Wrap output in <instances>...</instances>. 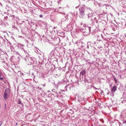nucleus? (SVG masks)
<instances>
[{
    "instance_id": "nucleus-1",
    "label": "nucleus",
    "mask_w": 126,
    "mask_h": 126,
    "mask_svg": "<svg viewBox=\"0 0 126 126\" xmlns=\"http://www.w3.org/2000/svg\"><path fill=\"white\" fill-rule=\"evenodd\" d=\"M23 50H22V51L24 52L25 54H27V55H25H25H21L22 56H23L24 57V60L26 61V63L28 65L33 64L34 63V59L33 58L28 57L27 56H28V55L29 54L26 51H25L24 50L23 48Z\"/></svg>"
},
{
    "instance_id": "nucleus-2",
    "label": "nucleus",
    "mask_w": 126,
    "mask_h": 126,
    "mask_svg": "<svg viewBox=\"0 0 126 126\" xmlns=\"http://www.w3.org/2000/svg\"><path fill=\"white\" fill-rule=\"evenodd\" d=\"M83 25V27L84 28H81L80 29L81 32H82L83 34L84 35H86L90 34L92 27H89L88 26L87 27L84 25Z\"/></svg>"
},
{
    "instance_id": "nucleus-3",
    "label": "nucleus",
    "mask_w": 126,
    "mask_h": 126,
    "mask_svg": "<svg viewBox=\"0 0 126 126\" xmlns=\"http://www.w3.org/2000/svg\"><path fill=\"white\" fill-rule=\"evenodd\" d=\"M89 9L86 7L84 6L80 7L79 8V16L80 18H84L85 17V12L87 9Z\"/></svg>"
},
{
    "instance_id": "nucleus-4",
    "label": "nucleus",
    "mask_w": 126,
    "mask_h": 126,
    "mask_svg": "<svg viewBox=\"0 0 126 126\" xmlns=\"http://www.w3.org/2000/svg\"><path fill=\"white\" fill-rule=\"evenodd\" d=\"M10 94V92L9 88H6L5 90L4 94L3 95V97L5 100H6Z\"/></svg>"
},
{
    "instance_id": "nucleus-5",
    "label": "nucleus",
    "mask_w": 126,
    "mask_h": 126,
    "mask_svg": "<svg viewBox=\"0 0 126 126\" xmlns=\"http://www.w3.org/2000/svg\"><path fill=\"white\" fill-rule=\"evenodd\" d=\"M88 10L89 13L87 14L88 18V19L90 18L91 19V17H92L94 13L90 8H89Z\"/></svg>"
},
{
    "instance_id": "nucleus-6",
    "label": "nucleus",
    "mask_w": 126,
    "mask_h": 126,
    "mask_svg": "<svg viewBox=\"0 0 126 126\" xmlns=\"http://www.w3.org/2000/svg\"><path fill=\"white\" fill-rule=\"evenodd\" d=\"M86 76H82L80 75V80L82 82L86 83L88 82V80L86 78Z\"/></svg>"
},
{
    "instance_id": "nucleus-7",
    "label": "nucleus",
    "mask_w": 126,
    "mask_h": 126,
    "mask_svg": "<svg viewBox=\"0 0 126 126\" xmlns=\"http://www.w3.org/2000/svg\"><path fill=\"white\" fill-rule=\"evenodd\" d=\"M21 32L23 33L26 35L28 34L29 32L28 29L27 27H25L22 29L21 30Z\"/></svg>"
},
{
    "instance_id": "nucleus-8",
    "label": "nucleus",
    "mask_w": 126,
    "mask_h": 126,
    "mask_svg": "<svg viewBox=\"0 0 126 126\" xmlns=\"http://www.w3.org/2000/svg\"><path fill=\"white\" fill-rule=\"evenodd\" d=\"M83 44L82 43L79 41L76 42L74 44V46H76L77 47L80 48V45Z\"/></svg>"
},
{
    "instance_id": "nucleus-9",
    "label": "nucleus",
    "mask_w": 126,
    "mask_h": 126,
    "mask_svg": "<svg viewBox=\"0 0 126 126\" xmlns=\"http://www.w3.org/2000/svg\"><path fill=\"white\" fill-rule=\"evenodd\" d=\"M8 19L10 21H13L15 19V16L13 15L10 16L8 15Z\"/></svg>"
},
{
    "instance_id": "nucleus-10",
    "label": "nucleus",
    "mask_w": 126,
    "mask_h": 126,
    "mask_svg": "<svg viewBox=\"0 0 126 126\" xmlns=\"http://www.w3.org/2000/svg\"><path fill=\"white\" fill-rule=\"evenodd\" d=\"M98 15L100 16L103 17V18H107V14L106 13H102V14H100Z\"/></svg>"
},
{
    "instance_id": "nucleus-11",
    "label": "nucleus",
    "mask_w": 126,
    "mask_h": 126,
    "mask_svg": "<svg viewBox=\"0 0 126 126\" xmlns=\"http://www.w3.org/2000/svg\"><path fill=\"white\" fill-rule=\"evenodd\" d=\"M86 70L84 69H83L80 72V75L81 76V75L82 76H83V75H84L86 73Z\"/></svg>"
},
{
    "instance_id": "nucleus-12",
    "label": "nucleus",
    "mask_w": 126,
    "mask_h": 126,
    "mask_svg": "<svg viewBox=\"0 0 126 126\" xmlns=\"http://www.w3.org/2000/svg\"><path fill=\"white\" fill-rule=\"evenodd\" d=\"M117 87L116 85H115L112 87V89L111 90V91L113 93H114L115 91L117 90Z\"/></svg>"
},
{
    "instance_id": "nucleus-13",
    "label": "nucleus",
    "mask_w": 126,
    "mask_h": 126,
    "mask_svg": "<svg viewBox=\"0 0 126 126\" xmlns=\"http://www.w3.org/2000/svg\"><path fill=\"white\" fill-rule=\"evenodd\" d=\"M117 26L115 24H113L111 26V27L112 29L114 31H115V29L117 28Z\"/></svg>"
},
{
    "instance_id": "nucleus-14",
    "label": "nucleus",
    "mask_w": 126,
    "mask_h": 126,
    "mask_svg": "<svg viewBox=\"0 0 126 126\" xmlns=\"http://www.w3.org/2000/svg\"><path fill=\"white\" fill-rule=\"evenodd\" d=\"M91 20L94 23L95 22L96 23H97L98 22V20L97 19L96 17H94V20L91 18Z\"/></svg>"
},
{
    "instance_id": "nucleus-15",
    "label": "nucleus",
    "mask_w": 126,
    "mask_h": 126,
    "mask_svg": "<svg viewBox=\"0 0 126 126\" xmlns=\"http://www.w3.org/2000/svg\"><path fill=\"white\" fill-rule=\"evenodd\" d=\"M103 7L104 9H107L109 8V6L107 4H104Z\"/></svg>"
},
{
    "instance_id": "nucleus-16",
    "label": "nucleus",
    "mask_w": 126,
    "mask_h": 126,
    "mask_svg": "<svg viewBox=\"0 0 126 126\" xmlns=\"http://www.w3.org/2000/svg\"><path fill=\"white\" fill-rule=\"evenodd\" d=\"M89 51V52L88 51V54H90V53H94V52L93 49H92L91 48H90V49Z\"/></svg>"
},
{
    "instance_id": "nucleus-17",
    "label": "nucleus",
    "mask_w": 126,
    "mask_h": 126,
    "mask_svg": "<svg viewBox=\"0 0 126 126\" xmlns=\"http://www.w3.org/2000/svg\"><path fill=\"white\" fill-rule=\"evenodd\" d=\"M54 51H52L50 54V55L52 56L55 55V54L54 53Z\"/></svg>"
},
{
    "instance_id": "nucleus-18",
    "label": "nucleus",
    "mask_w": 126,
    "mask_h": 126,
    "mask_svg": "<svg viewBox=\"0 0 126 126\" xmlns=\"http://www.w3.org/2000/svg\"><path fill=\"white\" fill-rule=\"evenodd\" d=\"M18 104H21L22 105H23L22 103H21V101L19 99L18 100Z\"/></svg>"
},
{
    "instance_id": "nucleus-19",
    "label": "nucleus",
    "mask_w": 126,
    "mask_h": 126,
    "mask_svg": "<svg viewBox=\"0 0 126 126\" xmlns=\"http://www.w3.org/2000/svg\"><path fill=\"white\" fill-rule=\"evenodd\" d=\"M122 123L124 125H126V120H124L123 119Z\"/></svg>"
},
{
    "instance_id": "nucleus-20",
    "label": "nucleus",
    "mask_w": 126,
    "mask_h": 126,
    "mask_svg": "<svg viewBox=\"0 0 126 126\" xmlns=\"http://www.w3.org/2000/svg\"><path fill=\"white\" fill-rule=\"evenodd\" d=\"M20 2L23 4H24L25 2V0H20Z\"/></svg>"
},
{
    "instance_id": "nucleus-21",
    "label": "nucleus",
    "mask_w": 126,
    "mask_h": 126,
    "mask_svg": "<svg viewBox=\"0 0 126 126\" xmlns=\"http://www.w3.org/2000/svg\"><path fill=\"white\" fill-rule=\"evenodd\" d=\"M35 76H34V78L33 79V81H34L36 83H37L38 82V81L37 80H35Z\"/></svg>"
},
{
    "instance_id": "nucleus-22",
    "label": "nucleus",
    "mask_w": 126,
    "mask_h": 126,
    "mask_svg": "<svg viewBox=\"0 0 126 126\" xmlns=\"http://www.w3.org/2000/svg\"><path fill=\"white\" fill-rule=\"evenodd\" d=\"M8 16H5L4 18V20L5 21H7L8 18Z\"/></svg>"
},
{
    "instance_id": "nucleus-23",
    "label": "nucleus",
    "mask_w": 126,
    "mask_h": 126,
    "mask_svg": "<svg viewBox=\"0 0 126 126\" xmlns=\"http://www.w3.org/2000/svg\"><path fill=\"white\" fill-rule=\"evenodd\" d=\"M18 73H20V74L21 76H24V74L23 73H22L21 71H20L18 72Z\"/></svg>"
},
{
    "instance_id": "nucleus-24",
    "label": "nucleus",
    "mask_w": 126,
    "mask_h": 126,
    "mask_svg": "<svg viewBox=\"0 0 126 126\" xmlns=\"http://www.w3.org/2000/svg\"><path fill=\"white\" fill-rule=\"evenodd\" d=\"M52 91V92L55 93H57L56 91H55V90L53 89Z\"/></svg>"
},
{
    "instance_id": "nucleus-25",
    "label": "nucleus",
    "mask_w": 126,
    "mask_h": 126,
    "mask_svg": "<svg viewBox=\"0 0 126 126\" xmlns=\"http://www.w3.org/2000/svg\"><path fill=\"white\" fill-rule=\"evenodd\" d=\"M48 4H49V3L48 2L47 3H46L45 4V7H46L47 8V7H46L48 5Z\"/></svg>"
},
{
    "instance_id": "nucleus-26",
    "label": "nucleus",
    "mask_w": 126,
    "mask_h": 126,
    "mask_svg": "<svg viewBox=\"0 0 126 126\" xmlns=\"http://www.w3.org/2000/svg\"><path fill=\"white\" fill-rule=\"evenodd\" d=\"M66 67V66H64V67H63L62 69V70L63 71H65V67Z\"/></svg>"
},
{
    "instance_id": "nucleus-27",
    "label": "nucleus",
    "mask_w": 126,
    "mask_h": 126,
    "mask_svg": "<svg viewBox=\"0 0 126 126\" xmlns=\"http://www.w3.org/2000/svg\"><path fill=\"white\" fill-rule=\"evenodd\" d=\"M114 81H115V82L116 83V77H114Z\"/></svg>"
},
{
    "instance_id": "nucleus-28",
    "label": "nucleus",
    "mask_w": 126,
    "mask_h": 126,
    "mask_svg": "<svg viewBox=\"0 0 126 126\" xmlns=\"http://www.w3.org/2000/svg\"><path fill=\"white\" fill-rule=\"evenodd\" d=\"M83 47H84V46L82 44V45H80V48H83Z\"/></svg>"
},
{
    "instance_id": "nucleus-29",
    "label": "nucleus",
    "mask_w": 126,
    "mask_h": 126,
    "mask_svg": "<svg viewBox=\"0 0 126 126\" xmlns=\"http://www.w3.org/2000/svg\"><path fill=\"white\" fill-rule=\"evenodd\" d=\"M43 16V15L42 14H40L39 15V17L40 18H42Z\"/></svg>"
},
{
    "instance_id": "nucleus-30",
    "label": "nucleus",
    "mask_w": 126,
    "mask_h": 126,
    "mask_svg": "<svg viewBox=\"0 0 126 126\" xmlns=\"http://www.w3.org/2000/svg\"><path fill=\"white\" fill-rule=\"evenodd\" d=\"M61 95H57V98H60V97H61Z\"/></svg>"
},
{
    "instance_id": "nucleus-31",
    "label": "nucleus",
    "mask_w": 126,
    "mask_h": 126,
    "mask_svg": "<svg viewBox=\"0 0 126 126\" xmlns=\"http://www.w3.org/2000/svg\"><path fill=\"white\" fill-rule=\"evenodd\" d=\"M93 88L95 89L96 90L97 89H98V90L99 89H97V88H96L94 86H93Z\"/></svg>"
},
{
    "instance_id": "nucleus-32",
    "label": "nucleus",
    "mask_w": 126,
    "mask_h": 126,
    "mask_svg": "<svg viewBox=\"0 0 126 126\" xmlns=\"http://www.w3.org/2000/svg\"><path fill=\"white\" fill-rule=\"evenodd\" d=\"M7 108V106H6V104H5V106H4V109H6Z\"/></svg>"
},
{
    "instance_id": "nucleus-33",
    "label": "nucleus",
    "mask_w": 126,
    "mask_h": 126,
    "mask_svg": "<svg viewBox=\"0 0 126 126\" xmlns=\"http://www.w3.org/2000/svg\"><path fill=\"white\" fill-rule=\"evenodd\" d=\"M69 86V85H66V86L65 87V89H66V91H67V87L68 86Z\"/></svg>"
},
{
    "instance_id": "nucleus-34",
    "label": "nucleus",
    "mask_w": 126,
    "mask_h": 126,
    "mask_svg": "<svg viewBox=\"0 0 126 126\" xmlns=\"http://www.w3.org/2000/svg\"><path fill=\"white\" fill-rule=\"evenodd\" d=\"M66 16H65L64 17V20L63 21H65L66 20Z\"/></svg>"
},
{
    "instance_id": "nucleus-35",
    "label": "nucleus",
    "mask_w": 126,
    "mask_h": 126,
    "mask_svg": "<svg viewBox=\"0 0 126 126\" xmlns=\"http://www.w3.org/2000/svg\"><path fill=\"white\" fill-rule=\"evenodd\" d=\"M0 80H3V78H1V77H0Z\"/></svg>"
},
{
    "instance_id": "nucleus-36",
    "label": "nucleus",
    "mask_w": 126,
    "mask_h": 126,
    "mask_svg": "<svg viewBox=\"0 0 126 126\" xmlns=\"http://www.w3.org/2000/svg\"><path fill=\"white\" fill-rule=\"evenodd\" d=\"M103 93V92L102 90H101V94H102Z\"/></svg>"
},
{
    "instance_id": "nucleus-37",
    "label": "nucleus",
    "mask_w": 126,
    "mask_h": 126,
    "mask_svg": "<svg viewBox=\"0 0 126 126\" xmlns=\"http://www.w3.org/2000/svg\"><path fill=\"white\" fill-rule=\"evenodd\" d=\"M37 88L39 89L40 90H41L42 89V88H39V87H38Z\"/></svg>"
},
{
    "instance_id": "nucleus-38",
    "label": "nucleus",
    "mask_w": 126,
    "mask_h": 126,
    "mask_svg": "<svg viewBox=\"0 0 126 126\" xmlns=\"http://www.w3.org/2000/svg\"><path fill=\"white\" fill-rule=\"evenodd\" d=\"M119 124L120 126V124H121V125H122V124L121 123V122H120L119 123Z\"/></svg>"
},
{
    "instance_id": "nucleus-39",
    "label": "nucleus",
    "mask_w": 126,
    "mask_h": 126,
    "mask_svg": "<svg viewBox=\"0 0 126 126\" xmlns=\"http://www.w3.org/2000/svg\"><path fill=\"white\" fill-rule=\"evenodd\" d=\"M111 38H111V37L108 38V39H109L110 40L111 39Z\"/></svg>"
},
{
    "instance_id": "nucleus-40",
    "label": "nucleus",
    "mask_w": 126,
    "mask_h": 126,
    "mask_svg": "<svg viewBox=\"0 0 126 126\" xmlns=\"http://www.w3.org/2000/svg\"><path fill=\"white\" fill-rule=\"evenodd\" d=\"M42 85L43 86H46V84H43Z\"/></svg>"
},
{
    "instance_id": "nucleus-41",
    "label": "nucleus",
    "mask_w": 126,
    "mask_h": 126,
    "mask_svg": "<svg viewBox=\"0 0 126 126\" xmlns=\"http://www.w3.org/2000/svg\"><path fill=\"white\" fill-rule=\"evenodd\" d=\"M124 101H126V98H124Z\"/></svg>"
},
{
    "instance_id": "nucleus-42",
    "label": "nucleus",
    "mask_w": 126,
    "mask_h": 126,
    "mask_svg": "<svg viewBox=\"0 0 126 126\" xmlns=\"http://www.w3.org/2000/svg\"><path fill=\"white\" fill-rule=\"evenodd\" d=\"M32 75L33 76H35V75H34V73H32Z\"/></svg>"
},
{
    "instance_id": "nucleus-43",
    "label": "nucleus",
    "mask_w": 126,
    "mask_h": 126,
    "mask_svg": "<svg viewBox=\"0 0 126 126\" xmlns=\"http://www.w3.org/2000/svg\"><path fill=\"white\" fill-rule=\"evenodd\" d=\"M101 37H102V38H104L103 37V36H102V34H101Z\"/></svg>"
},
{
    "instance_id": "nucleus-44",
    "label": "nucleus",
    "mask_w": 126,
    "mask_h": 126,
    "mask_svg": "<svg viewBox=\"0 0 126 126\" xmlns=\"http://www.w3.org/2000/svg\"><path fill=\"white\" fill-rule=\"evenodd\" d=\"M118 80H116V84H117V83L118 82Z\"/></svg>"
},
{
    "instance_id": "nucleus-45",
    "label": "nucleus",
    "mask_w": 126,
    "mask_h": 126,
    "mask_svg": "<svg viewBox=\"0 0 126 126\" xmlns=\"http://www.w3.org/2000/svg\"><path fill=\"white\" fill-rule=\"evenodd\" d=\"M26 21L28 23H29V22L28 21L26 20Z\"/></svg>"
},
{
    "instance_id": "nucleus-46",
    "label": "nucleus",
    "mask_w": 126,
    "mask_h": 126,
    "mask_svg": "<svg viewBox=\"0 0 126 126\" xmlns=\"http://www.w3.org/2000/svg\"><path fill=\"white\" fill-rule=\"evenodd\" d=\"M82 26V23H81L80 24Z\"/></svg>"
},
{
    "instance_id": "nucleus-47",
    "label": "nucleus",
    "mask_w": 126,
    "mask_h": 126,
    "mask_svg": "<svg viewBox=\"0 0 126 126\" xmlns=\"http://www.w3.org/2000/svg\"><path fill=\"white\" fill-rule=\"evenodd\" d=\"M0 5H1V6H2V4L1 3H0Z\"/></svg>"
},
{
    "instance_id": "nucleus-48",
    "label": "nucleus",
    "mask_w": 126,
    "mask_h": 126,
    "mask_svg": "<svg viewBox=\"0 0 126 126\" xmlns=\"http://www.w3.org/2000/svg\"><path fill=\"white\" fill-rule=\"evenodd\" d=\"M1 74L0 73V77L1 76Z\"/></svg>"
},
{
    "instance_id": "nucleus-49",
    "label": "nucleus",
    "mask_w": 126,
    "mask_h": 126,
    "mask_svg": "<svg viewBox=\"0 0 126 126\" xmlns=\"http://www.w3.org/2000/svg\"><path fill=\"white\" fill-rule=\"evenodd\" d=\"M125 25H126V22H125Z\"/></svg>"
},
{
    "instance_id": "nucleus-50",
    "label": "nucleus",
    "mask_w": 126,
    "mask_h": 126,
    "mask_svg": "<svg viewBox=\"0 0 126 126\" xmlns=\"http://www.w3.org/2000/svg\"><path fill=\"white\" fill-rule=\"evenodd\" d=\"M87 47L88 48H89V46L88 45L87 46Z\"/></svg>"
},
{
    "instance_id": "nucleus-51",
    "label": "nucleus",
    "mask_w": 126,
    "mask_h": 126,
    "mask_svg": "<svg viewBox=\"0 0 126 126\" xmlns=\"http://www.w3.org/2000/svg\"><path fill=\"white\" fill-rule=\"evenodd\" d=\"M88 63H89V64H91V63H90H90L88 62Z\"/></svg>"
},
{
    "instance_id": "nucleus-52",
    "label": "nucleus",
    "mask_w": 126,
    "mask_h": 126,
    "mask_svg": "<svg viewBox=\"0 0 126 126\" xmlns=\"http://www.w3.org/2000/svg\"><path fill=\"white\" fill-rule=\"evenodd\" d=\"M94 44H96V42H94Z\"/></svg>"
},
{
    "instance_id": "nucleus-53",
    "label": "nucleus",
    "mask_w": 126,
    "mask_h": 126,
    "mask_svg": "<svg viewBox=\"0 0 126 126\" xmlns=\"http://www.w3.org/2000/svg\"><path fill=\"white\" fill-rule=\"evenodd\" d=\"M67 63H65V65H66V64H67Z\"/></svg>"
},
{
    "instance_id": "nucleus-54",
    "label": "nucleus",
    "mask_w": 126,
    "mask_h": 126,
    "mask_svg": "<svg viewBox=\"0 0 126 126\" xmlns=\"http://www.w3.org/2000/svg\"><path fill=\"white\" fill-rule=\"evenodd\" d=\"M17 125V123H16V125Z\"/></svg>"
},
{
    "instance_id": "nucleus-55",
    "label": "nucleus",
    "mask_w": 126,
    "mask_h": 126,
    "mask_svg": "<svg viewBox=\"0 0 126 126\" xmlns=\"http://www.w3.org/2000/svg\"><path fill=\"white\" fill-rule=\"evenodd\" d=\"M109 94V93H107V94Z\"/></svg>"
},
{
    "instance_id": "nucleus-56",
    "label": "nucleus",
    "mask_w": 126,
    "mask_h": 126,
    "mask_svg": "<svg viewBox=\"0 0 126 126\" xmlns=\"http://www.w3.org/2000/svg\"><path fill=\"white\" fill-rule=\"evenodd\" d=\"M87 110H89L88 109H87Z\"/></svg>"
},
{
    "instance_id": "nucleus-57",
    "label": "nucleus",
    "mask_w": 126,
    "mask_h": 126,
    "mask_svg": "<svg viewBox=\"0 0 126 126\" xmlns=\"http://www.w3.org/2000/svg\"><path fill=\"white\" fill-rule=\"evenodd\" d=\"M55 27H54L53 28V29H54V28H55Z\"/></svg>"
},
{
    "instance_id": "nucleus-58",
    "label": "nucleus",
    "mask_w": 126,
    "mask_h": 126,
    "mask_svg": "<svg viewBox=\"0 0 126 126\" xmlns=\"http://www.w3.org/2000/svg\"><path fill=\"white\" fill-rule=\"evenodd\" d=\"M3 62V63H5V62Z\"/></svg>"
},
{
    "instance_id": "nucleus-59",
    "label": "nucleus",
    "mask_w": 126,
    "mask_h": 126,
    "mask_svg": "<svg viewBox=\"0 0 126 126\" xmlns=\"http://www.w3.org/2000/svg\"><path fill=\"white\" fill-rule=\"evenodd\" d=\"M125 36L126 37V34Z\"/></svg>"
},
{
    "instance_id": "nucleus-60",
    "label": "nucleus",
    "mask_w": 126,
    "mask_h": 126,
    "mask_svg": "<svg viewBox=\"0 0 126 126\" xmlns=\"http://www.w3.org/2000/svg\"><path fill=\"white\" fill-rule=\"evenodd\" d=\"M63 91H64V90H63Z\"/></svg>"
}]
</instances>
